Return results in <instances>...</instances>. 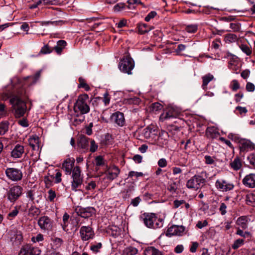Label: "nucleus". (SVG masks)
Listing matches in <instances>:
<instances>
[{"mask_svg": "<svg viewBox=\"0 0 255 255\" xmlns=\"http://www.w3.org/2000/svg\"><path fill=\"white\" fill-rule=\"evenodd\" d=\"M23 80L18 77L13 78L11 80V84L6 87L5 91L0 96V99L2 101L9 99V102L12 106L17 118L22 117L26 110L24 100L27 97V95L23 86Z\"/></svg>", "mask_w": 255, "mask_h": 255, "instance_id": "1", "label": "nucleus"}, {"mask_svg": "<svg viewBox=\"0 0 255 255\" xmlns=\"http://www.w3.org/2000/svg\"><path fill=\"white\" fill-rule=\"evenodd\" d=\"M89 96L87 94H82L78 96L74 105V114L77 117H80L78 120L79 123L84 121L85 114L90 112Z\"/></svg>", "mask_w": 255, "mask_h": 255, "instance_id": "2", "label": "nucleus"}, {"mask_svg": "<svg viewBox=\"0 0 255 255\" xmlns=\"http://www.w3.org/2000/svg\"><path fill=\"white\" fill-rule=\"evenodd\" d=\"M207 178L208 173L203 171L189 179L186 183V187L189 189L197 190L205 185Z\"/></svg>", "mask_w": 255, "mask_h": 255, "instance_id": "3", "label": "nucleus"}, {"mask_svg": "<svg viewBox=\"0 0 255 255\" xmlns=\"http://www.w3.org/2000/svg\"><path fill=\"white\" fill-rule=\"evenodd\" d=\"M140 220L149 228H160L163 225V220L157 218L155 215L153 213L142 214L140 216Z\"/></svg>", "mask_w": 255, "mask_h": 255, "instance_id": "4", "label": "nucleus"}, {"mask_svg": "<svg viewBox=\"0 0 255 255\" xmlns=\"http://www.w3.org/2000/svg\"><path fill=\"white\" fill-rule=\"evenodd\" d=\"M72 178L71 188L72 190L76 191L79 188L81 187L83 181L79 166L74 167L72 173Z\"/></svg>", "mask_w": 255, "mask_h": 255, "instance_id": "5", "label": "nucleus"}, {"mask_svg": "<svg viewBox=\"0 0 255 255\" xmlns=\"http://www.w3.org/2000/svg\"><path fill=\"white\" fill-rule=\"evenodd\" d=\"M23 188L18 185L10 187L7 190L6 196L7 200L14 203L22 194Z\"/></svg>", "mask_w": 255, "mask_h": 255, "instance_id": "6", "label": "nucleus"}, {"mask_svg": "<svg viewBox=\"0 0 255 255\" xmlns=\"http://www.w3.org/2000/svg\"><path fill=\"white\" fill-rule=\"evenodd\" d=\"M134 67L133 59L127 56L124 57L119 64V68L121 71L128 75L131 74V70Z\"/></svg>", "mask_w": 255, "mask_h": 255, "instance_id": "7", "label": "nucleus"}, {"mask_svg": "<svg viewBox=\"0 0 255 255\" xmlns=\"http://www.w3.org/2000/svg\"><path fill=\"white\" fill-rule=\"evenodd\" d=\"M5 173L8 179L14 182L21 180L23 177L21 170L16 168H7L5 170Z\"/></svg>", "mask_w": 255, "mask_h": 255, "instance_id": "8", "label": "nucleus"}, {"mask_svg": "<svg viewBox=\"0 0 255 255\" xmlns=\"http://www.w3.org/2000/svg\"><path fill=\"white\" fill-rule=\"evenodd\" d=\"M180 112L178 109L172 106H168L160 115V120L164 121L167 120L176 118L179 116Z\"/></svg>", "mask_w": 255, "mask_h": 255, "instance_id": "9", "label": "nucleus"}, {"mask_svg": "<svg viewBox=\"0 0 255 255\" xmlns=\"http://www.w3.org/2000/svg\"><path fill=\"white\" fill-rule=\"evenodd\" d=\"M77 215L84 218H88L95 214L96 210L94 207H87L86 208L78 206L75 209Z\"/></svg>", "mask_w": 255, "mask_h": 255, "instance_id": "10", "label": "nucleus"}, {"mask_svg": "<svg viewBox=\"0 0 255 255\" xmlns=\"http://www.w3.org/2000/svg\"><path fill=\"white\" fill-rule=\"evenodd\" d=\"M217 189L222 192L231 191L234 188V185L231 182L224 179H218L215 182Z\"/></svg>", "mask_w": 255, "mask_h": 255, "instance_id": "11", "label": "nucleus"}, {"mask_svg": "<svg viewBox=\"0 0 255 255\" xmlns=\"http://www.w3.org/2000/svg\"><path fill=\"white\" fill-rule=\"evenodd\" d=\"M80 235L82 241H86L94 237V232L90 226H82L80 230Z\"/></svg>", "mask_w": 255, "mask_h": 255, "instance_id": "12", "label": "nucleus"}, {"mask_svg": "<svg viewBox=\"0 0 255 255\" xmlns=\"http://www.w3.org/2000/svg\"><path fill=\"white\" fill-rule=\"evenodd\" d=\"M185 228L183 226L173 225L169 227L166 233L167 237L173 236H181L184 235Z\"/></svg>", "mask_w": 255, "mask_h": 255, "instance_id": "13", "label": "nucleus"}, {"mask_svg": "<svg viewBox=\"0 0 255 255\" xmlns=\"http://www.w3.org/2000/svg\"><path fill=\"white\" fill-rule=\"evenodd\" d=\"M40 253L39 248L26 245L21 248L18 255H39Z\"/></svg>", "mask_w": 255, "mask_h": 255, "instance_id": "14", "label": "nucleus"}, {"mask_svg": "<svg viewBox=\"0 0 255 255\" xmlns=\"http://www.w3.org/2000/svg\"><path fill=\"white\" fill-rule=\"evenodd\" d=\"M52 221L47 216L41 217L38 220L40 228L44 231H49L52 228Z\"/></svg>", "mask_w": 255, "mask_h": 255, "instance_id": "15", "label": "nucleus"}, {"mask_svg": "<svg viewBox=\"0 0 255 255\" xmlns=\"http://www.w3.org/2000/svg\"><path fill=\"white\" fill-rule=\"evenodd\" d=\"M111 121L119 127H123L125 124L124 114L120 112L113 113L111 116Z\"/></svg>", "mask_w": 255, "mask_h": 255, "instance_id": "16", "label": "nucleus"}, {"mask_svg": "<svg viewBox=\"0 0 255 255\" xmlns=\"http://www.w3.org/2000/svg\"><path fill=\"white\" fill-rule=\"evenodd\" d=\"M26 195L33 204L39 203L42 197L41 192L34 189L28 190Z\"/></svg>", "mask_w": 255, "mask_h": 255, "instance_id": "17", "label": "nucleus"}, {"mask_svg": "<svg viewBox=\"0 0 255 255\" xmlns=\"http://www.w3.org/2000/svg\"><path fill=\"white\" fill-rule=\"evenodd\" d=\"M75 161V159L73 157L68 158L64 161L62 168L64 170L66 174L70 175L72 173Z\"/></svg>", "mask_w": 255, "mask_h": 255, "instance_id": "18", "label": "nucleus"}, {"mask_svg": "<svg viewBox=\"0 0 255 255\" xmlns=\"http://www.w3.org/2000/svg\"><path fill=\"white\" fill-rule=\"evenodd\" d=\"M120 173V169L116 166L113 165L105 172L107 179L113 180L116 178Z\"/></svg>", "mask_w": 255, "mask_h": 255, "instance_id": "19", "label": "nucleus"}, {"mask_svg": "<svg viewBox=\"0 0 255 255\" xmlns=\"http://www.w3.org/2000/svg\"><path fill=\"white\" fill-rule=\"evenodd\" d=\"M242 183L246 187L255 188V173H250L246 175L242 180Z\"/></svg>", "mask_w": 255, "mask_h": 255, "instance_id": "20", "label": "nucleus"}, {"mask_svg": "<svg viewBox=\"0 0 255 255\" xmlns=\"http://www.w3.org/2000/svg\"><path fill=\"white\" fill-rule=\"evenodd\" d=\"M90 138L84 135L80 136L78 141V146L84 152H87L89 150V143Z\"/></svg>", "mask_w": 255, "mask_h": 255, "instance_id": "21", "label": "nucleus"}, {"mask_svg": "<svg viewBox=\"0 0 255 255\" xmlns=\"http://www.w3.org/2000/svg\"><path fill=\"white\" fill-rule=\"evenodd\" d=\"M250 219L247 216H242L239 217L236 222V224L239 228L243 230H246L248 228V223Z\"/></svg>", "mask_w": 255, "mask_h": 255, "instance_id": "22", "label": "nucleus"}, {"mask_svg": "<svg viewBox=\"0 0 255 255\" xmlns=\"http://www.w3.org/2000/svg\"><path fill=\"white\" fill-rule=\"evenodd\" d=\"M24 152L22 145L16 144L11 152V156L15 158H20Z\"/></svg>", "mask_w": 255, "mask_h": 255, "instance_id": "23", "label": "nucleus"}, {"mask_svg": "<svg viewBox=\"0 0 255 255\" xmlns=\"http://www.w3.org/2000/svg\"><path fill=\"white\" fill-rule=\"evenodd\" d=\"M254 147V144L249 140L244 139L240 141V148L241 151H248Z\"/></svg>", "mask_w": 255, "mask_h": 255, "instance_id": "24", "label": "nucleus"}, {"mask_svg": "<svg viewBox=\"0 0 255 255\" xmlns=\"http://www.w3.org/2000/svg\"><path fill=\"white\" fill-rule=\"evenodd\" d=\"M206 134L208 138H216L220 135V133L218 129L214 127H208L206 131Z\"/></svg>", "mask_w": 255, "mask_h": 255, "instance_id": "25", "label": "nucleus"}, {"mask_svg": "<svg viewBox=\"0 0 255 255\" xmlns=\"http://www.w3.org/2000/svg\"><path fill=\"white\" fill-rule=\"evenodd\" d=\"M230 165L233 170L235 171L239 170L243 166L242 161L239 157H236L230 162Z\"/></svg>", "mask_w": 255, "mask_h": 255, "instance_id": "26", "label": "nucleus"}, {"mask_svg": "<svg viewBox=\"0 0 255 255\" xmlns=\"http://www.w3.org/2000/svg\"><path fill=\"white\" fill-rule=\"evenodd\" d=\"M32 3L29 6V8L34 9L41 4H52L53 0H31Z\"/></svg>", "mask_w": 255, "mask_h": 255, "instance_id": "27", "label": "nucleus"}, {"mask_svg": "<svg viewBox=\"0 0 255 255\" xmlns=\"http://www.w3.org/2000/svg\"><path fill=\"white\" fill-rule=\"evenodd\" d=\"M214 76L208 73L202 77V79L203 81V83L202 85V88L206 90L207 89V85L209 82H210L212 80L214 79Z\"/></svg>", "mask_w": 255, "mask_h": 255, "instance_id": "28", "label": "nucleus"}, {"mask_svg": "<svg viewBox=\"0 0 255 255\" xmlns=\"http://www.w3.org/2000/svg\"><path fill=\"white\" fill-rule=\"evenodd\" d=\"M66 45V42L63 40L57 41V45L54 46V49L58 54H61L63 49Z\"/></svg>", "mask_w": 255, "mask_h": 255, "instance_id": "29", "label": "nucleus"}, {"mask_svg": "<svg viewBox=\"0 0 255 255\" xmlns=\"http://www.w3.org/2000/svg\"><path fill=\"white\" fill-rule=\"evenodd\" d=\"M129 8L128 5H126L125 3L119 2L117 3L113 7V11L115 12H119Z\"/></svg>", "mask_w": 255, "mask_h": 255, "instance_id": "30", "label": "nucleus"}, {"mask_svg": "<svg viewBox=\"0 0 255 255\" xmlns=\"http://www.w3.org/2000/svg\"><path fill=\"white\" fill-rule=\"evenodd\" d=\"M28 142L33 150H35L36 147L38 148L39 147V138L37 136L29 138Z\"/></svg>", "mask_w": 255, "mask_h": 255, "instance_id": "31", "label": "nucleus"}, {"mask_svg": "<svg viewBox=\"0 0 255 255\" xmlns=\"http://www.w3.org/2000/svg\"><path fill=\"white\" fill-rule=\"evenodd\" d=\"M138 253V250L131 246L126 248L123 251L124 255H135Z\"/></svg>", "mask_w": 255, "mask_h": 255, "instance_id": "32", "label": "nucleus"}, {"mask_svg": "<svg viewBox=\"0 0 255 255\" xmlns=\"http://www.w3.org/2000/svg\"><path fill=\"white\" fill-rule=\"evenodd\" d=\"M144 255H161V253L154 247H148L144 251Z\"/></svg>", "mask_w": 255, "mask_h": 255, "instance_id": "33", "label": "nucleus"}, {"mask_svg": "<svg viewBox=\"0 0 255 255\" xmlns=\"http://www.w3.org/2000/svg\"><path fill=\"white\" fill-rule=\"evenodd\" d=\"M237 40V36L233 33H229L225 36V41L226 43L235 42Z\"/></svg>", "mask_w": 255, "mask_h": 255, "instance_id": "34", "label": "nucleus"}, {"mask_svg": "<svg viewBox=\"0 0 255 255\" xmlns=\"http://www.w3.org/2000/svg\"><path fill=\"white\" fill-rule=\"evenodd\" d=\"M244 230H243L242 228L239 227L237 228V231L236 234L237 235L240 236L244 238H246L249 237L251 235V233L248 231H244Z\"/></svg>", "mask_w": 255, "mask_h": 255, "instance_id": "35", "label": "nucleus"}, {"mask_svg": "<svg viewBox=\"0 0 255 255\" xmlns=\"http://www.w3.org/2000/svg\"><path fill=\"white\" fill-rule=\"evenodd\" d=\"M147 27V24L145 23H139L138 24L139 33L141 34H142L148 32L149 31V29H148Z\"/></svg>", "mask_w": 255, "mask_h": 255, "instance_id": "36", "label": "nucleus"}, {"mask_svg": "<svg viewBox=\"0 0 255 255\" xmlns=\"http://www.w3.org/2000/svg\"><path fill=\"white\" fill-rule=\"evenodd\" d=\"M105 160L101 155L97 156L95 159V165L97 166H103L105 164Z\"/></svg>", "mask_w": 255, "mask_h": 255, "instance_id": "37", "label": "nucleus"}, {"mask_svg": "<svg viewBox=\"0 0 255 255\" xmlns=\"http://www.w3.org/2000/svg\"><path fill=\"white\" fill-rule=\"evenodd\" d=\"M79 82V84L78 85V88H84L85 90L87 91H88L90 90V88L88 84L85 82V80L82 78L80 77L78 79Z\"/></svg>", "mask_w": 255, "mask_h": 255, "instance_id": "38", "label": "nucleus"}, {"mask_svg": "<svg viewBox=\"0 0 255 255\" xmlns=\"http://www.w3.org/2000/svg\"><path fill=\"white\" fill-rule=\"evenodd\" d=\"M19 211L16 207H15L8 214L7 216V219L11 220L13 219L18 214Z\"/></svg>", "mask_w": 255, "mask_h": 255, "instance_id": "39", "label": "nucleus"}, {"mask_svg": "<svg viewBox=\"0 0 255 255\" xmlns=\"http://www.w3.org/2000/svg\"><path fill=\"white\" fill-rule=\"evenodd\" d=\"M240 48L242 51L246 53L247 55H250L252 53V49L246 44H242L240 45Z\"/></svg>", "mask_w": 255, "mask_h": 255, "instance_id": "40", "label": "nucleus"}, {"mask_svg": "<svg viewBox=\"0 0 255 255\" xmlns=\"http://www.w3.org/2000/svg\"><path fill=\"white\" fill-rule=\"evenodd\" d=\"M244 243V240L239 239L236 240L233 243L232 245V248L234 250L238 249L241 246H242Z\"/></svg>", "mask_w": 255, "mask_h": 255, "instance_id": "41", "label": "nucleus"}, {"mask_svg": "<svg viewBox=\"0 0 255 255\" xmlns=\"http://www.w3.org/2000/svg\"><path fill=\"white\" fill-rule=\"evenodd\" d=\"M48 196L47 199L50 202H54L55 198L56 197V192L52 189H50L47 192Z\"/></svg>", "mask_w": 255, "mask_h": 255, "instance_id": "42", "label": "nucleus"}, {"mask_svg": "<svg viewBox=\"0 0 255 255\" xmlns=\"http://www.w3.org/2000/svg\"><path fill=\"white\" fill-rule=\"evenodd\" d=\"M89 143H90V147L89 150L91 152H95L98 149V144L96 143V142L94 139H90V138L89 140Z\"/></svg>", "mask_w": 255, "mask_h": 255, "instance_id": "43", "label": "nucleus"}, {"mask_svg": "<svg viewBox=\"0 0 255 255\" xmlns=\"http://www.w3.org/2000/svg\"><path fill=\"white\" fill-rule=\"evenodd\" d=\"M52 51L48 44L44 45L41 49L39 53L42 54H49Z\"/></svg>", "mask_w": 255, "mask_h": 255, "instance_id": "44", "label": "nucleus"}, {"mask_svg": "<svg viewBox=\"0 0 255 255\" xmlns=\"http://www.w3.org/2000/svg\"><path fill=\"white\" fill-rule=\"evenodd\" d=\"M198 26L196 24L189 25L186 27L185 30L188 33H195L197 30Z\"/></svg>", "mask_w": 255, "mask_h": 255, "instance_id": "45", "label": "nucleus"}, {"mask_svg": "<svg viewBox=\"0 0 255 255\" xmlns=\"http://www.w3.org/2000/svg\"><path fill=\"white\" fill-rule=\"evenodd\" d=\"M102 245L101 243H97L95 245H92L90 247V250L94 253H97L99 252L100 249H101Z\"/></svg>", "mask_w": 255, "mask_h": 255, "instance_id": "46", "label": "nucleus"}, {"mask_svg": "<svg viewBox=\"0 0 255 255\" xmlns=\"http://www.w3.org/2000/svg\"><path fill=\"white\" fill-rule=\"evenodd\" d=\"M177 189V184L175 182L171 183L167 187L168 190L172 194L176 193Z\"/></svg>", "mask_w": 255, "mask_h": 255, "instance_id": "47", "label": "nucleus"}, {"mask_svg": "<svg viewBox=\"0 0 255 255\" xmlns=\"http://www.w3.org/2000/svg\"><path fill=\"white\" fill-rule=\"evenodd\" d=\"M205 162L207 164H214L216 162L215 158L209 155L205 156Z\"/></svg>", "mask_w": 255, "mask_h": 255, "instance_id": "48", "label": "nucleus"}, {"mask_svg": "<svg viewBox=\"0 0 255 255\" xmlns=\"http://www.w3.org/2000/svg\"><path fill=\"white\" fill-rule=\"evenodd\" d=\"M230 87L234 91H236L240 88V84L237 80H233L230 84Z\"/></svg>", "mask_w": 255, "mask_h": 255, "instance_id": "49", "label": "nucleus"}, {"mask_svg": "<svg viewBox=\"0 0 255 255\" xmlns=\"http://www.w3.org/2000/svg\"><path fill=\"white\" fill-rule=\"evenodd\" d=\"M250 164L255 168V152L250 154L247 158Z\"/></svg>", "mask_w": 255, "mask_h": 255, "instance_id": "50", "label": "nucleus"}, {"mask_svg": "<svg viewBox=\"0 0 255 255\" xmlns=\"http://www.w3.org/2000/svg\"><path fill=\"white\" fill-rule=\"evenodd\" d=\"M7 114V111L5 106L2 103H0V118L5 116Z\"/></svg>", "mask_w": 255, "mask_h": 255, "instance_id": "51", "label": "nucleus"}, {"mask_svg": "<svg viewBox=\"0 0 255 255\" xmlns=\"http://www.w3.org/2000/svg\"><path fill=\"white\" fill-rule=\"evenodd\" d=\"M69 215L67 213H65L63 216V224H62V228L64 230H65L67 226V223L69 220Z\"/></svg>", "mask_w": 255, "mask_h": 255, "instance_id": "52", "label": "nucleus"}, {"mask_svg": "<svg viewBox=\"0 0 255 255\" xmlns=\"http://www.w3.org/2000/svg\"><path fill=\"white\" fill-rule=\"evenodd\" d=\"M43 239H44V238H43V235H42L41 234H39L36 236L33 237L31 238V241L33 243L40 242L42 241L43 240Z\"/></svg>", "mask_w": 255, "mask_h": 255, "instance_id": "53", "label": "nucleus"}, {"mask_svg": "<svg viewBox=\"0 0 255 255\" xmlns=\"http://www.w3.org/2000/svg\"><path fill=\"white\" fill-rule=\"evenodd\" d=\"M39 213V209L35 207L31 206L29 209V214L32 216H37Z\"/></svg>", "mask_w": 255, "mask_h": 255, "instance_id": "54", "label": "nucleus"}, {"mask_svg": "<svg viewBox=\"0 0 255 255\" xmlns=\"http://www.w3.org/2000/svg\"><path fill=\"white\" fill-rule=\"evenodd\" d=\"M157 14V13L155 11H150L147 16L145 17V20L147 22H148L151 19L153 18Z\"/></svg>", "mask_w": 255, "mask_h": 255, "instance_id": "55", "label": "nucleus"}, {"mask_svg": "<svg viewBox=\"0 0 255 255\" xmlns=\"http://www.w3.org/2000/svg\"><path fill=\"white\" fill-rule=\"evenodd\" d=\"M15 233L14 236L15 240L17 241L18 243H20L23 240V236L21 233L20 231H16Z\"/></svg>", "mask_w": 255, "mask_h": 255, "instance_id": "56", "label": "nucleus"}, {"mask_svg": "<svg viewBox=\"0 0 255 255\" xmlns=\"http://www.w3.org/2000/svg\"><path fill=\"white\" fill-rule=\"evenodd\" d=\"M143 174L142 172H135L133 171H130L128 173V177H132L133 176H135L136 177H139L142 176Z\"/></svg>", "mask_w": 255, "mask_h": 255, "instance_id": "57", "label": "nucleus"}, {"mask_svg": "<svg viewBox=\"0 0 255 255\" xmlns=\"http://www.w3.org/2000/svg\"><path fill=\"white\" fill-rule=\"evenodd\" d=\"M226 209L227 206L226 204L224 203H221L220 205L219 211L222 215H225L226 213H227Z\"/></svg>", "mask_w": 255, "mask_h": 255, "instance_id": "58", "label": "nucleus"}, {"mask_svg": "<svg viewBox=\"0 0 255 255\" xmlns=\"http://www.w3.org/2000/svg\"><path fill=\"white\" fill-rule=\"evenodd\" d=\"M230 27L235 32L239 31L240 29V25L238 23H231Z\"/></svg>", "mask_w": 255, "mask_h": 255, "instance_id": "59", "label": "nucleus"}, {"mask_svg": "<svg viewBox=\"0 0 255 255\" xmlns=\"http://www.w3.org/2000/svg\"><path fill=\"white\" fill-rule=\"evenodd\" d=\"M157 164L159 167L163 168L167 166V163L166 159L162 158L158 161Z\"/></svg>", "mask_w": 255, "mask_h": 255, "instance_id": "60", "label": "nucleus"}, {"mask_svg": "<svg viewBox=\"0 0 255 255\" xmlns=\"http://www.w3.org/2000/svg\"><path fill=\"white\" fill-rule=\"evenodd\" d=\"M226 57L228 58L229 59V61H233V62H237L238 61V57L228 52L226 54Z\"/></svg>", "mask_w": 255, "mask_h": 255, "instance_id": "61", "label": "nucleus"}, {"mask_svg": "<svg viewBox=\"0 0 255 255\" xmlns=\"http://www.w3.org/2000/svg\"><path fill=\"white\" fill-rule=\"evenodd\" d=\"M199 246V244L195 242H192V245L190 248V251L191 253H195L196 252L197 249Z\"/></svg>", "mask_w": 255, "mask_h": 255, "instance_id": "62", "label": "nucleus"}, {"mask_svg": "<svg viewBox=\"0 0 255 255\" xmlns=\"http://www.w3.org/2000/svg\"><path fill=\"white\" fill-rule=\"evenodd\" d=\"M96 187V184L94 181L89 182L86 187V189L88 190H94Z\"/></svg>", "mask_w": 255, "mask_h": 255, "instance_id": "63", "label": "nucleus"}, {"mask_svg": "<svg viewBox=\"0 0 255 255\" xmlns=\"http://www.w3.org/2000/svg\"><path fill=\"white\" fill-rule=\"evenodd\" d=\"M246 88L248 92H253L255 91V86L253 83L248 82L246 85Z\"/></svg>", "mask_w": 255, "mask_h": 255, "instance_id": "64", "label": "nucleus"}]
</instances>
